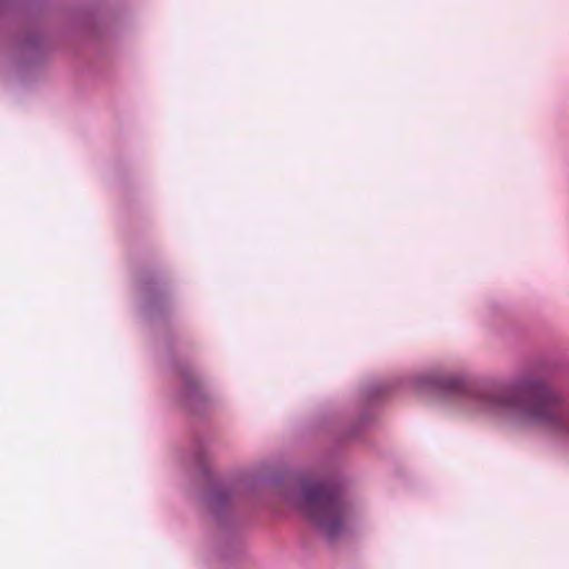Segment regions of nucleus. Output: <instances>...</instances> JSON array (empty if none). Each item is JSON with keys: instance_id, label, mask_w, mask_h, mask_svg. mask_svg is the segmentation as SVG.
I'll list each match as a JSON object with an SVG mask.
<instances>
[{"instance_id": "obj_1", "label": "nucleus", "mask_w": 569, "mask_h": 569, "mask_svg": "<svg viewBox=\"0 0 569 569\" xmlns=\"http://www.w3.org/2000/svg\"><path fill=\"white\" fill-rule=\"evenodd\" d=\"M477 397L485 411L569 439V410L561 395L543 379L526 377L481 391Z\"/></svg>"}, {"instance_id": "obj_2", "label": "nucleus", "mask_w": 569, "mask_h": 569, "mask_svg": "<svg viewBox=\"0 0 569 569\" xmlns=\"http://www.w3.org/2000/svg\"><path fill=\"white\" fill-rule=\"evenodd\" d=\"M297 508L330 538L343 531L349 515L348 506L338 491L323 483L305 485Z\"/></svg>"}, {"instance_id": "obj_3", "label": "nucleus", "mask_w": 569, "mask_h": 569, "mask_svg": "<svg viewBox=\"0 0 569 569\" xmlns=\"http://www.w3.org/2000/svg\"><path fill=\"white\" fill-rule=\"evenodd\" d=\"M461 387V382L457 380L449 381L447 388L452 391H458Z\"/></svg>"}]
</instances>
